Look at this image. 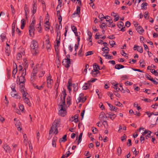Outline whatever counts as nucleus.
Masks as SVG:
<instances>
[{
  "label": "nucleus",
  "instance_id": "f257e3e1",
  "mask_svg": "<svg viewBox=\"0 0 158 158\" xmlns=\"http://www.w3.org/2000/svg\"><path fill=\"white\" fill-rule=\"evenodd\" d=\"M62 94L63 95V98L61 97V102L59 104V108L60 110H59V114L62 116H64L66 115V110L65 108V98L67 94L65 91L62 92Z\"/></svg>",
  "mask_w": 158,
  "mask_h": 158
},
{
  "label": "nucleus",
  "instance_id": "f03ea898",
  "mask_svg": "<svg viewBox=\"0 0 158 158\" xmlns=\"http://www.w3.org/2000/svg\"><path fill=\"white\" fill-rule=\"evenodd\" d=\"M30 47L31 52L33 55H36L38 53L39 46L38 42L37 41L33 40Z\"/></svg>",
  "mask_w": 158,
  "mask_h": 158
},
{
  "label": "nucleus",
  "instance_id": "7ed1b4c3",
  "mask_svg": "<svg viewBox=\"0 0 158 158\" xmlns=\"http://www.w3.org/2000/svg\"><path fill=\"white\" fill-rule=\"evenodd\" d=\"M35 23V21L34 19L28 28L29 34L31 37L35 35V29L34 26Z\"/></svg>",
  "mask_w": 158,
  "mask_h": 158
},
{
  "label": "nucleus",
  "instance_id": "20e7f679",
  "mask_svg": "<svg viewBox=\"0 0 158 158\" xmlns=\"http://www.w3.org/2000/svg\"><path fill=\"white\" fill-rule=\"evenodd\" d=\"M53 83V80L51 78V77L50 74L49 76L47 78V86L49 88H51L52 83Z\"/></svg>",
  "mask_w": 158,
  "mask_h": 158
},
{
  "label": "nucleus",
  "instance_id": "39448f33",
  "mask_svg": "<svg viewBox=\"0 0 158 158\" xmlns=\"http://www.w3.org/2000/svg\"><path fill=\"white\" fill-rule=\"evenodd\" d=\"M62 64L66 68H69L70 65V61L66 59H64L62 61Z\"/></svg>",
  "mask_w": 158,
  "mask_h": 158
},
{
  "label": "nucleus",
  "instance_id": "423d86ee",
  "mask_svg": "<svg viewBox=\"0 0 158 158\" xmlns=\"http://www.w3.org/2000/svg\"><path fill=\"white\" fill-rule=\"evenodd\" d=\"M54 131V133L55 135H56L58 133V128H56V127L52 125L51 128L50 130L49 134H52Z\"/></svg>",
  "mask_w": 158,
  "mask_h": 158
},
{
  "label": "nucleus",
  "instance_id": "0eeeda50",
  "mask_svg": "<svg viewBox=\"0 0 158 158\" xmlns=\"http://www.w3.org/2000/svg\"><path fill=\"white\" fill-rule=\"evenodd\" d=\"M60 120L59 119H57L54 121L52 125L53 126H55L56 128H58L60 127Z\"/></svg>",
  "mask_w": 158,
  "mask_h": 158
},
{
  "label": "nucleus",
  "instance_id": "6e6552de",
  "mask_svg": "<svg viewBox=\"0 0 158 158\" xmlns=\"http://www.w3.org/2000/svg\"><path fill=\"white\" fill-rule=\"evenodd\" d=\"M13 66L14 69L12 72V76L14 78H15V74L17 73L18 71L17 67L16 64L15 63H14L13 64Z\"/></svg>",
  "mask_w": 158,
  "mask_h": 158
},
{
  "label": "nucleus",
  "instance_id": "1a4fd4ad",
  "mask_svg": "<svg viewBox=\"0 0 158 158\" xmlns=\"http://www.w3.org/2000/svg\"><path fill=\"white\" fill-rule=\"evenodd\" d=\"M94 69L92 70L94 71L95 72H99V71L98 70H100L101 69L100 68L99 66L96 63H95L93 64Z\"/></svg>",
  "mask_w": 158,
  "mask_h": 158
},
{
  "label": "nucleus",
  "instance_id": "9d476101",
  "mask_svg": "<svg viewBox=\"0 0 158 158\" xmlns=\"http://www.w3.org/2000/svg\"><path fill=\"white\" fill-rule=\"evenodd\" d=\"M3 147L6 152H10L11 149L10 147L7 144H4Z\"/></svg>",
  "mask_w": 158,
  "mask_h": 158
},
{
  "label": "nucleus",
  "instance_id": "9b49d317",
  "mask_svg": "<svg viewBox=\"0 0 158 158\" xmlns=\"http://www.w3.org/2000/svg\"><path fill=\"white\" fill-rule=\"evenodd\" d=\"M91 85L89 83H85L83 86L82 88L84 90H86L91 87Z\"/></svg>",
  "mask_w": 158,
  "mask_h": 158
},
{
  "label": "nucleus",
  "instance_id": "f8f14e48",
  "mask_svg": "<svg viewBox=\"0 0 158 158\" xmlns=\"http://www.w3.org/2000/svg\"><path fill=\"white\" fill-rule=\"evenodd\" d=\"M11 96L14 98L19 99H20L21 98V97L19 96L18 94L17 93H15L14 92H11Z\"/></svg>",
  "mask_w": 158,
  "mask_h": 158
},
{
  "label": "nucleus",
  "instance_id": "ddd939ff",
  "mask_svg": "<svg viewBox=\"0 0 158 158\" xmlns=\"http://www.w3.org/2000/svg\"><path fill=\"white\" fill-rule=\"evenodd\" d=\"M136 30L137 32L140 34H142L144 31V30L142 27L140 26H139L136 28Z\"/></svg>",
  "mask_w": 158,
  "mask_h": 158
},
{
  "label": "nucleus",
  "instance_id": "4468645a",
  "mask_svg": "<svg viewBox=\"0 0 158 158\" xmlns=\"http://www.w3.org/2000/svg\"><path fill=\"white\" fill-rule=\"evenodd\" d=\"M80 14V7L79 6H77L76 11L73 13V15H79Z\"/></svg>",
  "mask_w": 158,
  "mask_h": 158
},
{
  "label": "nucleus",
  "instance_id": "2eb2a0df",
  "mask_svg": "<svg viewBox=\"0 0 158 158\" xmlns=\"http://www.w3.org/2000/svg\"><path fill=\"white\" fill-rule=\"evenodd\" d=\"M108 105L110 108V110H114L115 111H116L117 109V108L115 106H112L111 104L110 103H107Z\"/></svg>",
  "mask_w": 158,
  "mask_h": 158
},
{
  "label": "nucleus",
  "instance_id": "dca6fc26",
  "mask_svg": "<svg viewBox=\"0 0 158 158\" xmlns=\"http://www.w3.org/2000/svg\"><path fill=\"white\" fill-rule=\"evenodd\" d=\"M20 125L21 123L19 120H17L15 124V125L19 131H21L22 130V128L20 127Z\"/></svg>",
  "mask_w": 158,
  "mask_h": 158
},
{
  "label": "nucleus",
  "instance_id": "f3484780",
  "mask_svg": "<svg viewBox=\"0 0 158 158\" xmlns=\"http://www.w3.org/2000/svg\"><path fill=\"white\" fill-rule=\"evenodd\" d=\"M25 81V77L22 76H20L19 78V81L20 83H24Z\"/></svg>",
  "mask_w": 158,
  "mask_h": 158
},
{
  "label": "nucleus",
  "instance_id": "a211bd4d",
  "mask_svg": "<svg viewBox=\"0 0 158 158\" xmlns=\"http://www.w3.org/2000/svg\"><path fill=\"white\" fill-rule=\"evenodd\" d=\"M32 8V13L34 15L36 12L37 9V5L35 3H34V4L33 5Z\"/></svg>",
  "mask_w": 158,
  "mask_h": 158
},
{
  "label": "nucleus",
  "instance_id": "6ab92c4d",
  "mask_svg": "<svg viewBox=\"0 0 158 158\" xmlns=\"http://www.w3.org/2000/svg\"><path fill=\"white\" fill-rule=\"evenodd\" d=\"M24 102L26 103L28 106H31V104L30 102L29 99L27 98H23Z\"/></svg>",
  "mask_w": 158,
  "mask_h": 158
},
{
  "label": "nucleus",
  "instance_id": "aec40b11",
  "mask_svg": "<svg viewBox=\"0 0 158 158\" xmlns=\"http://www.w3.org/2000/svg\"><path fill=\"white\" fill-rule=\"evenodd\" d=\"M36 77V74H33L32 73H31V82H34Z\"/></svg>",
  "mask_w": 158,
  "mask_h": 158
},
{
  "label": "nucleus",
  "instance_id": "412c9836",
  "mask_svg": "<svg viewBox=\"0 0 158 158\" xmlns=\"http://www.w3.org/2000/svg\"><path fill=\"white\" fill-rule=\"evenodd\" d=\"M5 52L8 56H9L10 52V48L9 46H6L5 48Z\"/></svg>",
  "mask_w": 158,
  "mask_h": 158
},
{
  "label": "nucleus",
  "instance_id": "4be33fe9",
  "mask_svg": "<svg viewBox=\"0 0 158 158\" xmlns=\"http://www.w3.org/2000/svg\"><path fill=\"white\" fill-rule=\"evenodd\" d=\"M67 138V135H64V136L62 138L60 139L59 141L60 143L61 142H65L67 139H66Z\"/></svg>",
  "mask_w": 158,
  "mask_h": 158
},
{
  "label": "nucleus",
  "instance_id": "5701e85b",
  "mask_svg": "<svg viewBox=\"0 0 158 158\" xmlns=\"http://www.w3.org/2000/svg\"><path fill=\"white\" fill-rule=\"evenodd\" d=\"M115 68L117 69H121L123 68L124 67V66L120 64H116L115 66Z\"/></svg>",
  "mask_w": 158,
  "mask_h": 158
},
{
  "label": "nucleus",
  "instance_id": "b1692460",
  "mask_svg": "<svg viewBox=\"0 0 158 158\" xmlns=\"http://www.w3.org/2000/svg\"><path fill=\"white\" fill-rule=\"evenodd\" d=\"M83 94L82 93H81L79 94L78 98L76 100V101L77 103H79L80 102H81V98L82 97H83Z\"/></svg>",
  "mask_w": 158,
  "mask_h": 158
},
{
  "label": "nucleus",
  "instance_id": "393cba45",
  "mask_svg": "<svg viewBox=\"0 0 158 158\" xmlns=\"http://www.w3.org/2000/svg\"><path fill=\"white\" fill-rule=\"evenodd\" d=\"M36 28L38 31L40 32L41 33L42 32V28L41 27V25L40 23L37 25Z\"/></svg>",
  "mask_w": 158,
  "mask_h": 158
},
{
  "label": "nucleus",
  "instance_id": "a878e982",
  "mask_svg": "<svg viewBox=\"0 0 158 158\" xmlns=\"http://www.w3.org/2000/svg\"><path fill=\"white\" fill-rule=\"evenodd\" d=\"M108 118H109L112 120H113L116 117V115L114 114H109Z\"/></svg>",
  "mask_w": 158,
  "mask_h": 158
},
{
  "label": "nucleus",
  "instance_id": "bb28decb",
  "mask_svg": "<svg viewBox=\"0 0 158 158\" xmlns=\"http://www.w3.org/2000/svg\"><path fill=\"white\" fill-rule=\"evenodd\" d=\"M151 72L156 76H158V69L156 70L154 69H150Z\"/></svg>",
  "mask_w": 158,
  "mask_h": 158
},
{
  "label": "nucleus",
  "instance_id": "cd10ccee",
  "mask_svg": "<svg viewBox=\"0 0 158 158\" xmlns=\"http://www.w3.org/2000/svg\"><path fill=\"white\" fill-rule=\"evenodd\" d=\"M57 137L56 136L54 137L53 138L52 140V145L53 146L56 147V142L57 139Z\"/></svg>",
  "mask_w": 158,
  "mask_h": 158
},
{
  "label": "nucleus",
  "instance_id": "c85d7f7f",
  "mask_svg": "<svg viewBox=\"0 0 158 158\" xmlns=\"http://www.w3.org/2000/svg\"><path fill=\"white\" fill-rule=\"evenodd\" d=\"M21 29H23L25 25V20L24 19H22L21 21Z\"/></svg>",
  "mask_w": 158,
  "mask_h": 158
},
{
  "label": "nucleus",
  "instance_id": "c756f323",
  "mask_svg": "<svg viewBox=\"0 0 158 158\" xmlns=\"http://www.w3.org/2000/svg\"><path fill=\"white\" fill-rule=\"evenodd\" d=\"M117 25L119 28H120L123 27L124 25V23L122 22L119 21L117 23Z\"/></svg>",
  "mask_w": 158,
  "mask_h": 158
},
{
  "label": "nucleus",
  "instance_id": "7c9ffc66",
  "mask_svg": "<svg viewBox=\"0 0 158 158\" xmlns=\"http://www.w3.org/2000/svg\"><path fill=\"white\" fill-rule=\"evenodd\" d=\"M21 73V76L24 77L26 74V68L24 69L22 71L20 72Z\"/></svg>",
  "mask_w": 158,
  "mask_h": 158
},
{
  "label": "nucleus",
  "instance_id": "2f4dec72",
  "mask_svg": "<svg viewBox=\"0 0 158 158\" xmlns=\"http://www.w3.org/2000/svg\"><path fill=\"white\" fill-rule=\"evenodd\" d=\"M118 84H115L113 87V88L116 89L117 91H118L119 90L121 91V89L118 88Z\"/></svg>",
  "mask_w": 158,
  "mask_h": 158
},
{
  "label": "nucleus",
  "instance_id": "473e14b6",
  "mask_svg": "<svg viewBox=\"0 0 158 158\" xmlns=\"http://www.w3.org/2000/svg\"><path fill=\"white\" fill-rule=\"evenodd\" d=\"M83 133H81L80 134L78 138V140L77 141L78 143L77 144L78 145L79 143L81 142L82 139V136Z\"/></svg>",
  "mask_w": 158,
  "mask_h": 158
},
{
  "label": "nucleus",
  "instance_id": "72a5a7b5",
  "mask_svg": "<svg viewBox=\"0 0 158 158\" xmlns=\"http://www.w3.org/2000/svg\"><path fill=\"white\" fill-rule=\"evenodd\" d=\"M104 56H106V58L108 59H113V56L112 55H106L105 54L104 55Z\"/></svg>",
  "mask_w": 158,
  "mask_h": 158
},
{
  "label": "nucleus",
  "instance_id": "f704fd0d",
  "mask_svg": "<svg viewBox=\"0 0 158 158\" xmlns=\"http://www.w3.org/2000/svg\"><path fill=\"white\" fill-rule=\"evenodd\" d=\"M140 65L143 68L145 66L144 62L143 59H141L139 61Z\"/></svg>",
  "mask_w": 158,
  "mask_h": 158
},
{
  "label": "nucleus",
  "instance_id": "c9c22d12",
  "mask_svg": "<svg viewBox=\"0 0 158 158\" xmlns=\"http://www.w3.org/2000/svg\"><path fill=\"white\" fill-rule=\"evenodd\" d=\"M78 114H75L74 116V117H73L72 118H74V122H76V123L77 122H78L79 121V120L78 119Z\"/></svg>",
  "mask_w": 158,
  "mask_h": 158
},
{
  "label": "nucleus",
  "instance_id": "e433bc0d",
  "mask_svg": "<svg viewBox=\"0 0 158 158\" xmlns=\"http://www.w3.org/2000/svg\"><path fill=\"white\" fill-rule=\"evenodd\" d=\"M92 76L95 77L97 76V75L99 73V72H95L94 71L92 70Z\"/></svg>",
  "mask_w": 158,
  "mask_h": 158
},
{
  "label": "nucleus",
  "instance_id": "4c0bfd02",
  "mask_svg": "<svg viewBox=\"0 0 158 158\" xmlns=\"http://www.w3.org/2000/svg\"><path fill=\"white\" fill-rule=\"evenodd\" d=\"M137 50L140 53L143 52V49L142 47L138 46Z\"/></svg>",
  "mask_w": 158,
  "mask_h": 158
},
{
  "label": "nucleus",
  "instance_id": "58836bf2",
  "mask_svg": "<svg viewBox=\"0 0 158 158\" xmlns=\"http://www.w3.org/2000/svg\"><path fill=\"white\" fill-rule=\"evenodd\" d=\"M22 55L21 53H18L17 55V60H20L22 59Z\"/></svg>",
  "mask_w": 158,
  "mask_h": 158
},
{
  "label": "nucleus",
  "instance_id": "ea45409f",
  "mask_svg": "<svg viewBox=\"0 0 158 158\" xmlns=\"http://www.w3.org/2000/svg\"><path fill=\"white\" fill-rule=\"evenodd\" d=\"M71 100V98L69 96L67 97V103L68 104L70 105L71 104L70 101Z\"/></svg>",
  "mask_w": 158,
  "mask_h": 158
},
{
  "label": "nucleus",
  "instance_id": "a19ab883",
  "mask_svg": "<svg viewBox=\"0 0 158 158\" xmlns=\"http://www.w3.org/2000/svg\"><path fill=\"white\" fill-rule=\"evenodd\" d=\"M105 115V114L103 112H102L101 114L99 115V118L100 119H103V118H104V115Z\"/></svg>",
  "mask_w": 158,
  "mask_h": 158
},
{
  "label": "nucleus",
  "instance_id": "79ce46f5",
  "mask_svg": "<svg viewBox=\"0 0 158 158\" xmlns=\"http://www.w3.org/2000/svg\"><path fill=\"white\" fill-rule=\"evenodd\" d=\"M144 16L146 19H148L149 18V13L148 12H145L144 15Z\"/></svg>",
  "mask_w": 158,
  "mask_h": 158
},
{
  "label": "nucleus",
  "instance_id": "37998d69",
  "mask_svg": "<svg viewBox=\"0 0 158 158\" xmlns=\"http://www.w3.org/2000/svg\"><path fill=\"white\" fill-rule=\"evenodd\" d=\"M38 71V69L36 67H35L32 71V72L31 73L35 74H37Z\"/></svg>",
  "mask_w": 158,
  "mask_h": 158
},
{
  "label": "nucleus",
  "instance_id": "c03bdc74",
  "mask_svg": "<svg viewBox=\"0 0 158 158\" xmlns=\"http://www.w3.org/2000/svg\"><path fill=\"white\" fill-rule=\"evenodd\" d=\"M117 152L118 153V155L120 156L122 153V150L121 147H119L118 148L117 150Z\"/></svg>",
  "mask_w": 158,
  "mask_h": 158
},
{
  "label": "nucleus",
  "instance_id": "a18cd8bd",
  "mask_svg": "<svg viewBox=\"0 0 158 158\" xmlns=\"http://www.w3.org/2000/svg\"><path fill=\"white\" fill-rule=\"evenodd\" d=\"M104 15L102 13L98 15V18L101 19V21H102L103 19H104Z\"/></svg>",
  "mask_w": 158,
  "mask_h": 158
},
{
  "label": "nucleus",
  "instance_id": "49530a36",
  "mask_svg": "<svg viewBox=\"0 0 158 158\" xmlns=\"http://www.w3.org/2000/svg\"><path fill=\"white\" fill-rule=\"evenodd\" d=\"M22 94H23V98H27L28 97L27 96L28 95V94L27 92L25 91Z\"/></svg>",
  "mask_w": 158,
  "mask_h": 158
},
{
  "label": "nucleus",
  "instance_id": "de8ad7c7",
  "mask_svg": "<svg viewBox=\"0 0 158 158\" xmlns=\"http://www.w3.org/2000/svg\"><path fill=\"white\" fill-rule=\"evenodd\" d=\"M132 151L135 153V155H137L139 153V152L136 151L135 148L133 147L132 149Z\"/></svg>",
  "mask_w": 158,
  "mask_h": 158
},
{
  "label": "nucleus",
  "instance_id": "09e8293b",
  "mask_svg": "<svg viewBox=\"0 0 158 158\" xmlns=\"http://www.w3.org/2000/svg\"><path fill=\"white\" fill-rule=\"evenodd\" d=\"M147 3L146 2H145L144 3H143L141 5V6L142 7V9H146L147 7H146L145 8V7L147 6Z\"/></svg>",
  "mask_w": 158,
  "mask_h": 158
},
{
  "label": "nucleus",
  "instance_id": "8fccbe9b",
  "mask_svg": "<svg viewBox=\"0 0 158 158\" xmlns=\"http://www.w3.org/2000/svg\"><path fill=\"white\" fill-rule=\"evenodd\" d=\"M102 50L103 51H109L110 50L109 48L106 46H105L104 47L102 48Z\"/></svg>",
  "mask_w": 158,
  "mask_h": 158
},
{
  "label": "nucleus",
  "instance_id": "3c124183",
  "mask_svg": "<svg viewBox=\"0 0 158 158\" xmlns=\"http://www.w3.org/2000/svg\"><path fill=\"white\" fill-rule=\"evenodd\" d=\"M109 43L110 45L112 47H113L114 45L115 44V42L113 40H110L109 41Z\"/></svg>",
  "mask_w": 158,
  "mask_h": 158
},
{
  "label": "nucleus",
  "instance_id": "603ef678",
  "mask_svg": "<svg viewBox=\"0 0 158 158\" xmlns=\"http://www.w3.org/2000/svg\"><path fill=\"white\" fill-rule=\"evenodd\" d=\"M16 20H14L12 24V29H15Z\"/></svg>",
  "mask_w": 158,
  "mask_h": 158
},
{
  "label": "nucleus",
  "instance_id": "864d4df0",
  "mask_svg": "<svg viewBox=\"0 0 158 158\" xmlns=\"http://www.w3.org/2000/svg\"><path fill=\"white\" fill-rule=\"evenodd\" d=\"M71 28L72 31L74 32H76L77 31V30L76 27L74 26H72Z\"/></svg>",
  "mask_w": 158,
  "mask_h": 158
},
{
  "label": "nucleus",
  "instance_id": "5fc2aeb1",
  "mask_svg": "<svg viewBox=\"0 0 158 158\" xmlns=\"http://www.w3.org/2000/svg\"><path fill=\"white\" fill-rule=\"evenodd\" d=\"M46 28L47 29H49V21H46Z\"/></svg>",
  "mask_w": 158,
  "mask_h": 158
},
{
  "label": "nucleus",
  "instance_id": "6e6d98bb",
  "mask_svg": "<svg viewBox=\"0 0 158 158\" xmlns=\"http://www.w3.org/2000/svg\"><path fill=\"white\" fill-rule=\"evenodd\" d=\"M127 138V136L125 134H124L121 137V139L122 141H123L126 140Z\"/></svg>",
  "mask_w": 158,
  "mask_h": 158
},
{
  "label": "nucleus",
  "instance_id": "4d7b16f0",
  "mask_svg": "<svg viewBox=\"0 0 158 158\" xmlns=\"http://www.w3.org/2000/svg\"><path fill=\"white\" fill-rule=\"evenodd\" d=\"M118 91H114V94L116 95V96L118 98L120 97V94L118 92Z\"/></svg>",
  "mask_w": 158,
  "mask_h": 158
},
{
  "label": "nucleus",
  "instance_id": "13d9d810",
  "mask_svg": "<svg viewBox=\"0 0 158 158\" xmlns=\"http://www.w3.org/2000/svg\"><path fill=\"white\" fill-rule=\"evenodd\" d=\"M93 54V52L92 51H89L86 53V56H87L89 55H90Z\"/></svg>",
  "mask_w": 158,
  "mask_h": 158
},
{
  "label": "nucleus",
  "instance_id": "bf43d9fd",
  "mask_svg": "<svg viewBox=\"0 0 158 158\" xmlns=\"http://www.w3.org/2000/svg\"><path fill=\"white\" fill-rule=\"evenodd\" d=\"M28 62L27 60H24V64L25 68H27L28 67Z\"/></svg>",
  "mask_w": 158,
  "mask_h": 158
},
{
  "label": "nucleus",
  "instance_id": "052dcab7",
  "mask_svg": "<svg viewBox=\"0 0 158 158\" xmlns=\"http://www.w3.org/2000/svg\"><path fill=\"white\" fill-rule=\"evenodd\" d=\"M93 128H94L92 130V132L94 134H96L97 133L98 130L97 128L95 127H93Z\"/></svg>",
  "mask_w": 158,
  "mask_h": 158
},
{
  "label": "nucleus",
  "instance_id": "680f3d73",
  "mask_svg": "<svg viewBox=\"0 0 158 158\" xmlns=\"http://www.w3.org/2000/svg\"><path fill=\"white\" fill-rule=\"evenodd\" d=\"M145 77L147 79L149 80H150V79H152V78L151 76L148 74H146L145 75Z\"/></svg>",
  "mask_w": 158,
  "mask_h": 158
},
{
  "label": "nucleus",
  "instance_id": "e2e57ef3",
  "mask_svg": "<svg viewBox=\"0 0 158 158\" xmlns=\"http://www.w3.org/2000/svg\"><path fill=\"white\" fill-rule=\"evenodd\" d=\"M150 81H151L155 85H157L158 84V82L156 81L153 78H152V79H150Z\"/></svg>",
  "mask_w": 158,
  "mask_h": 158
},
{
  "label": "nucleus",
  "instance_id": "0e129e2a",
  "mask_svg": "<svg viewBox=\"0 0 158 158\" xmlns=\"http://www.w3.org/2000/svg\"><path fill=\"white\" fill-rule=\"evenodd\" d=\"M11 89L12 90V92H14L15 93H16V91L15 89V86L14 85H12L11 87Z\"/></svg>",
  "mask_w": 158,
  "mask_h": 158
},
{
  "label": "nucleus",
  "instance_id": "69168bd1",
  "mask_svg": "<svg viewBox=\"0 0 158 158\" xmlns=\"http://www.w3.org/2000/svg\"><path fill=\"white\" fill-rule=\"evenodd\" d=\"M115 104L116 106H122L123 105L119 102H115Z\"/></svg>",
  "mask_w": 158,
  "mask_h": 158
},
{
  "label": "nucleus",
  "instance_id": "338daca9",
  "mask_svg": "<svg viewBox=\"0 0 158 158\" xmlns=\"http://www.w3.org/2000/svg\"><path fill=\"white\" fill-rule=\"evenodd\" d=\"M45 73L44 71H42L40 73L39 75V77H43Z\"/></svg>",
  "mask_w": 158,
  "mask_h": 158
},
{
  "label": "nucleus",
  "instance_id": "774afa93",
  "mask_svg": "<svg viewBox=\"0 0 158 158\" xmlns=\"http://www.w3.org/2000/svg\"><path fill=\"white\" fill-rule=\"evenodd\" d=\"M23 64L20 65L19 66V72H20L23 70Z\"/></svg>",
  "mask_w": 158,
  "mask_h": 158
}]
</instances>
